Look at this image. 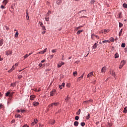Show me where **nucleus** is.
I'll use <instances>...</instances> for the list:
<instances>
[{
  "instance_id": "22",
  "label": "nucleus",
  "mask_w": 127,
  "mask_h": 127,
  "mask_svg": "<svg viewBox=\"0 0 127 127\" xmlns=\"http://www.w3.org/2000/svg\"><path fill=\"white\" fill-rule=\"evenodd\" d=\"M110 43V41H109V40H106L103 41L102 42V43Z\"/></svg>"
},
{
  "instance_id": "51",
  "label": "nucleus",
  "mask_w": 127,
  "mask_h": 127,
  "mask_svg": "<svg viewBox=\"0 0 127 127\" xmlns=\"http://www.w3.org/2000/svg\"><path fill=\"white\" fill-rule=\"evenodd\" d=\"M46 33V31L43 30V31L42 32V34H45Z\"/></svg>"
},
{
  "instance_id": "11",
  "label": "nucleus",
  "mask_w": 127,
  "mask_h": 127,
  "mask_svg": "<svg viewBox=\"0 0 127 127\" xmlns=\"http://www.w3.org/2000/svg\"><path fill=\"white\" fill-rule=\"evenodd\" d=\"M15 68V66L13 65L12 68L10 70H8L9 73L12 72V71H13V70H14Z\"/></svg>"
},
{
  "instance_id": "61",
  "label": "nucleus",
  "mask_w": 127,
  "mask_h": 127,
  "mask_svg": "<svg viewBox=\"0 0 127 127\" xmlns=\"http://www.w3.org/2000/svg\"><path fill=\"white\" fill-rule=\"evenodd\" d=\"M23 127H29V126H27V125H25L23 126Z\"/></svg>"
},
{
  "instance_id": "40",
  "label": "nucleus",
  "mask_w": 127,
  "mask_h": 127,
  "mask_svg": "<svg viewBox=\"0 0 127 127\" xmlns=\"http://www.w3.org/2000/svg\"><path fill=\"white\" fill-rule=\"evenodd\" d=\"M38 54H44V52H43V51H42L38 53Z\"/></svg>"
},
{
  "instance_id": "15",
  "label": "nucleus",
  "mask_w": 127,
  "mask_h": 127,
  "mask_svg": "<svg viewBox=\"0 0 127 127\" xmlns=\"http://www.w3.org/2000/svg\"><path fill=\"white\" fill-rule=\"evenodd\" d=\"M7 2H8V0H4L2 2V3H3L4 5H6Z\"/></svg>"
},
{
  "instance_id": "30",
  "label": "nucleus",
  "mask_w": 127,
  "mask_h": 127,
  "mask_svg": "<svg viewBox=\"0 0 127 127\" xmlns=\"http://www.w3.org/2000/svg\"><path fill=\"white\" fill-rule=\"evenodd\" d=\"M110 40L111 42H114V41H115V39H114L113 37H111L110 38Z\"/></svg>"
},
{
  "instance_id": "59",
  "label": "nucleus",
  "mask_w": 127,
  "mask_h": 127,
  "mask_svg": "<svg viewBox=\"0 0 127 127\" xmlns=\"http://www.w3.org/2000/svg\"><path fill=\"white\" fill-rule=\"evenodd\" d=\"M35 91L36 92H40V89H35Z\"/></svg>"
},
{
  "instance_id": "56",
  "label": "nucleus",
  "mask_w": 127,
  "mask_h": 127,
  "mask_svg": "<svg viewBox=\"0 0 127 127\" xmlns=\"http://www.w3.org/2000/svg\"><path fill=\"white\" fill-rule=\"evenodd\" d=\"M5 27L6 30H8L9 29V28H8V27H7V26H5Z\"/></svg>"
},
{
  "instance_id": "38",
  "label": "nucleus",
  "mask_w": 127,
  "mask_h": 127,
  "mask_svg": "<svg viewBox=\"0 0 127 127\" xmlns=\"http://www.w3.org/2000/svg\"><path fill=\"white\" fill-rule=\"evenodd\" d=\"M122 26H124V24L121 22H119V27H122Z\"/></svg>"
},
{
  "instance_id": "16",
  "label": "nucleus",
  "mask_w": 127,
  "mask_h": 127,
  "mask_svg": "<svg viewBox=\"0 0 127 127\" xmlns=\"http://www.w3.org/2000/svg\"><path fill=\"white\" fill-rule=\"evenodd\" d=\"M33 105L35 107H36V106H38V105H39V103H38L37 102H33Z\"/></svg>"
},
{
  "instance_id": "55",
  "label": "nucleus",
  "mask_w": 127,
  "mask_h": 127,
  "mask_svg": "<svg viewBox=\"0 0 127 127\" xmlns=\"http://www.w3.org/2000/svg\"><path fill=\"white\" fill-rule=\"evenodd\" d=\"M59 88H60V89L61 90V89H62L63 88V86H62V85H60V86H59Z\"/></svg>"
},
{
  "instance_id": "45",
  "label": "nucleus",
  "mask_w": 127,
  "mask_h": 127,
  "mask_svg": "<svg viewBox=\"0 0 127 127\" xmlns=\"http://www.w3.org/2000/svg\"><path fill=\"white\" fill-rule=\"evenodd\" d=\"M57 50H56V49L52 50V52L53 53H55V52H56Z\"/></svg>"
},
{
  "instance_id": "43",
  "label": "nucleus",
  "mask_w": 127,
  "mask_h": 127,
  "mask_svg": "<svg viewBox=\"0 0 127 127\" xmlns=\"http://www.w3.org/2000/svg\"><path fill=\"white\" fill-rule=\"evenodd\" d=\"M86 120H89L90 119V114H88V115L86 117Z\"/></svg>"
},
{
  "instance_id": "9",
  "label": "nucleus",
  "mask_w": 127,
  "mask_h": 127,
  "mask_svg": "<svg viewBox=\"0 0 127 127\" xmlns=\"http://www.w3.org/2000/svg\"><path fill=\"white\" fill-rule=\"evenodd\" d=\"M110 31V30H103L102 31H101V33H104V34H106V33H108V32H109Z\"/></svg>"
},
{
  "instance_id": "24",
  "label": "nucleus",
  "mask_w": 127,
  "mask_h": 127,
  "mask_svg": "<svg viewBox=\"0 0 127 127\" xmlns=\"http://www.w3.org/2000/svg\"><path fill=\"white\" fill-rule=\"evenodd\" d=\"M81 32H83V30L78 31L76 33V34L79 35V34H80Z\"/></svg>"
},
{
  "instance_id": "64",
  "label": "nucleus",
  "mask_w": 127,
  "mask_h": 127,
  "mask_svg": "<svg viewBox=\"0 0 127 127\" xmlns=\"http://www.w3.org/2000/svg\"><path fill=\"white\" fill-rule=\"evenodd\" d=\"M1 8H2V9L4 8V6H3V5H1Z\"/></svg>"
},
{
  "instance_id": "18",
  "label": "nucleus",
  "mask_w": 127,
  "mask_h": 127,
  "mask_svg": "<svg viewBox=\"0 0 127 127\" xmlns=\"http://www.w3.org/2000/svg\"><path fill=\"white\" fill-rule=\"evenodd\" d=\"M78 125H79V122H78L77 121H75L74 122V126L75 127H78Z\"/></svg>"
},
{
  "instance_id": "2",
  "label": "nucleus",
  "mask_w": 127,
  "mask_h": 127,
  "mask_svg": "<svg viewBox=\"0 0 127 127\" xmlns=\"http://www.w3.org/2000/svg\"><path fill=\"white\" fill-rule=\"evenodd\" d=\"M59 105V102H55L49 105V108H51V107H57Z\"/></svg>"
},
{
  "instance_id": "23",
  "label": "nucleus",
  "mask_w": 127,
  "mask_h": 127,
  "mask_svg": "<svg viewBox=\"0 0 127 127\" xmlns=\"http://www.w3.org/2000/svg\"><path fill=\"white\" fill-rule=\"evenodd\" d=\"M14 36H15V37H16V38H17V37H18V31L16 32Z\"/></svg>"
},
{
  "instance_id": "31",
  "label": "nucleus",
  "mask_w": 127,
  "mask_h": 127,
  "mask_svg": "<svg viewBox=\"0 0 127 127\" xmlns=\"http://www.w3.org/2000/svg\"><path fill=\"white\" fill-rule=\"evenodd\" d=\"M123 33V29H122L121 30H120V32H119V36H122V33Z\"/></svg>"
},
{
  "instance_id": "8",
  "label": "nucleus",
  "mask_w": 127,
  "mask_h": 127,
  "mask_svg": "<svg viewBox=\"0 0 127 127\" xmlns=\"http://www.w3.org/2000/svg\"><path fill=\"white\" fill-rule=\"evenodd\" d=\"M62 65H64V63L61 62L58 64V68H60Z\"/></svg>"
},
{
  "instance_id": "48",
  "label": "nucleus",
  "mask_w": 127,
  "mask_h": 127,
  "mask_svg": "<svg viewBox=\"0 0 127 127\" xmlns=\"http://www.w3.org/2000/svg\"><path fill=\"white\" fill-rule=\"evenodd\" d=\"M28 56H29V55H28V54H26L25 56H24V59H26L27 58V57H28Z\"/></svg>"
},
{
  "instance_id": "52",
  "label": "nucleus",
  "mask_w": 127,
  "mask_h": 127,
  "mask_svg": "<svg viewBox=\"0 0 127 127\" xmlns=\"http://www.w3.org/2000/svg\"><path fill=\"white\" fill-rule=\"evenodd\" d=\"M44 53H45V52H46L47 51V48H46L44 50V51H43Z\"/></svg>"
},
{
  "instance_id": "39",
  "label": "nucleus",
  "mask_w": 127,
  "mask_h": 127,
  "mask_svg": "<svg viewBox=\"0 0 127 127\" xmlns=\"http://www.w3.org/2000/svg\"><path fill=\"white\" fill-rule=\"evenodd\" d=\"M75 121H78V120H79V116H75Z\"/></svg>"
},
{
  "instance_id": "47",
  "label": "nucleus",
  "mask_w": 127,
  "mask_h": 127,
  "mask_svg": "<svg viewBox=\"0 0 127 127\" xmlns=\"http://www.w3.org/2000/svg\"><path fill=\"white\" fill-rule=\"evenodd\" d=\"M15 117H16V118H21V117L20 115H15Z\"/></svg>"
},
{
  "instance_id": "36",
  "label": "nucleus",
  "mask_w": 127,
  "mask_h": 127,
  "mask_svg": "<svg viewBox=\"0 0 127 127\" xmlns=\"http://www.w3.org/2000/svg\"><path fill=\"white\" fill-rule=\"evenodd\" d=\"M50 124L51 125H54V124H55V121L53 120L51 122H50Z\"/></svg>"
},
{
  "instance_id": "49",
  "label": "nucleus",
  "mask_w": 127,
  "mask_h": 127,
  "mask_svg": "<svg viewBox=\"0 0 127 127\" xmlns=\"http://www.w3.org/2000/svg\"><path fill=\"white\" fill-rule=\"evenodd\" d=\"M108 125H109V127H112V126H113V123H108Z\"/></svg>"
},
{
  "instance_id": "6",
  "label": "nucleus",
  "mask_w": 127,
  "mask_h": 127,
  "mask_svg": "<svg viewBox=\"0 0 127 127\" xmlns=\"http://www.w3.org/2000/svg\"><path fill=\"white\" fill-rule=\"evenodd\" d=\"M12 52L10 51H6L5 52V55H7V56H8V55H10V54H12Z\"/></svg>"
},
{
  "instance_id": "4",
  "label": "nucleus",
  "mask_w": 127,
  "mask_h": 127,
  "mask_svg": "<svg viewBox=\"0 0 127 127\" xmlns=\"http://www.w3.org/2000/svg\"><path fill=\"white\" fill-rule=\"evenodd\" d=\"M84 74H85L84 73H83V74H82V75H81L80 77H78V78L77 79V82H80V81H81V80H82V79H83V77H84Z\"/></svg>"
},
{
  "instance_id": "5",
  "label": "nucleus",
  "mask_w": 127,
  "mask_h": 127,
  "mask_svg": "<svg viewBox=\"0 0 127 127\" xmlns=\"http://www.w3.org/2000/svg\"><path fill=\"white\" fill-rule=\"evenodd\" d=\"M107 71V67L106 66H104L101 69V73H105Z\"/></svg>"
},
{
  "instance_id": "42",
  "label": "nucleus",
  "mask_w": 127,
  "mask_h": 127,
  "mask_svg": "<svg viewBox=\"0 0 127 127\" xmlns=\"http://www.w3.org/2000/svg\"><path fill=\"white\" fill-rule=\"evenodd\" d=\"M42 27V30H44V31H46V28H45V26H43Z\"/></svg>"
},
{
  "instance_id": "32",
  "label": "nucleus",
  "mask_w": 127,
  "mask_h": 127,
  "mask_svg": "<svg viewBox=\"0 0 127 127\" xmlns=\"http://www.w3.org/2000/svg\"><path fill=\"white\" fill-rule=\"evenodd\" d=\"M115 58H116V59L119 58V54L116 53V54L115 55Z\"/></svg>"
},
{
  "instance_id": "46",
  "label": "nucleus",
  "mask_w": 127,
  "mask_h": 127,
  "mask_svg": "<svg viewBox=\"0 0 127 127\" xmlns=\"http://www.w3.org/2000/svg\"><path fill=\"white\" fill-rule=\"evenodd\" d=\"M121 64L125 65V64H126V63L125 62V61H122L121 63Z\"/></svg>"
},
{
  "instance_id": "58",
  "label": "nucleus",
  "mask_w": 127,
  "mask_h": 127,
  "mask_svg": "<svg viewBox=\"0 0 127 127\" xmlns=\"http://www.w3.org/2000/svg\"><path fill=\"white\" fill-rule=\"evenodd\" d=\"M63 87H65V83H63L61 85Z\"/></svg>"
},
{
  "instance_id": "12",
  "label": "nucleus",
  "mask_w": 127,
  "mask_h": 127,
  "mask_svg": "<svg viewBox=\"0 0 127 127\" xmlns=\"http://www.w3.org/2000/svg\"><path fill=\"white\" fill-rule=\"evenodd\" d=\"M35 95H32L30 96V99L32 101H33L34 99H35Z\"/></svg>"
},
{
  "instance_id": "34",
  "label": "nucleus",
  "mask_w": 127,
  "mask_h": 127,
  "mask_svg": "<svg viewBox=\"0 0 127 127\" xmlns=\"http://www.w3.org/2000/svg\"><path fill=\"white\" fill-rule=\"evenodd\" d=\"M15 86H16V84H15V83H13L11 84V87H15Z\"/></svg>"
},
{
  "instance_id": "21",
  "label": "nucleus",
  "mask_w": 127,
  "mask_h": 127,
  "mask_svg": "<svg viewBox=\"0 0 127 127\" xmlns=\"http://www.w3.org/2000/svg\"><path fill=\"white\" fill-rule=\"evenodd\" d=\"M111 75H112V76H114V77L116 76V73L114 71H112L110 72Z\"/></svg>"
},
{
  "instance_id": "1",
  "label": "nucleus",
  "mask_w": 127,
  "mask_h": 127,
  "mask_svg": "<svg viewBox=\"0 0 127 127\" xmlns=\"http://www.w3.org/2000/svg\"><path fill=\"white\" fill-rule=\"evenodd\" d=\"M14 94V92H10V91H8L6 93H5V96L6 97H9V98H12V95Z\"/></svg>"
},
{
  "instance_id": "29",
  "label": "nucleus",
  "mask_w": 127,
  "mask_h": 127,
  "mask_svg": "<svg viewBox=\"0 0 127 127\" xmlns=\"http://www.w3.org/2000/svg\"><path fill=\"white\" fill-rule=\"evenodd\" d=\"M121 47L125 48V47H126V44L125 43H123L122 44Z\"/></svg>"
},
{
  "instance_id": "27",
  "label": "nucleus",
  "mask_w": 127,
  "mask_h": 127,
  "mask_svg": "<svg viewBox=\"0 0 127 127\" xmlns=\"http://www.w3.org/2000/svg\"><path fill=\"white\" fill-rule=\"evenodd\" d=\"M80 114H81V109H79L78 112H76V115H77L78 116H79Z\"/></svg>"
},
{
  "instance_id": "28",
  "label": "nucleus",
  "mask_w": 127,
  "mask_h": 127,
  "mask_svg": "<svg viewBox=\"0 0 127 127\" xmlns=\"http://www.w3.org/2000/svg\"><path fill=\"white\" fill-rule=\"evenodd\" d=\"M73 76H76L78 75V72H77V71H74L73 72Z\"/></svg>"
},
{
  "instance_id": "57",
  "label": "nucleus",
  "mask_w": 127,
  "mask_h": 127,
  "mask_svg": "<svg viewBox=\"0 0 127 127\" xmlns=\"http://www.w3.org/2000/svg\"><path fill=\"white\" fill-rule=\"evenodd\" d=\"M3 107V105H2L1 104H0V109H2Z\"/></svg>"
},
{
  "instance_id": "44",
  "label": "nucleus",
  "mask_w": 127,
  "mask_h": 127,
  "mask_svg": "<svg viewBox=\"0 0 127 127\" xmlns=\"http://www.w3.org/2000/svg\"><path fill=\"white\" fill-rule=\"evenodd\" d=\"M89 102H92V100H88V101H84L83 103L85 104V103H89Z\"/></svg>"
},
{
  "instance_id": "60",
  "label": "nucleus",
  "mask_w": 127,
  "mask_h": 127,
  "mask_svg": "<svg viewBox=\"0 0 127 127\" xmlns=\"http://www.w3.org/2000/svg\"><path fill=\"white\" fill-rule=\"evenodd\" d=\"M46 60H43L42 61H41V63H44V62H45Z\"/></svg>"
},
{
  "instance_id": "53",
  "label": "nucleus",
  "mask_w": 127,
  "mask_h": 127,
  "mask_svg": "<svg viewBox=\"0 0 127 127\" xmlns=\"http://www.w3.org/2000/svg\"><path fill=\"white\" fill-rule=\"evenodd\" d=\"M14 123H15V120H13L11 121V124H13Z\"/></svg>"
},
{
  "instance_id": "17",
  "label": "nucleus",
  "mask_w": 127,
  "mask_h": 127,
  "mask_svg": "<svg viewBox=\"0 0 127 127\" xmlns=\"http://www.w3.org/2000/svg\"><path fill=\"white\" fill-rule=\"evenodd\" d=\"M26 18L27 20H29V16L28 15V11H26Z\"/></svg>"
},
{
  "instance_id": "19",
  "label": "nucleus",
  "mask_w": 127,
  "mask_h": 127,
  "mask_svg": "<svg viewBox=\"0 0 127 127\" xmlns=\"http://www.w3.org/2000/svg\"><path fill=\"white\" fill-rule=\"evenodd\" d=\"M57 4H61L62 3V0H58L57 1Z\"/></svg>"
},
{
  "instance_id": "26",
  "label": "nucleus",
  "mask_w": 127,
  "mask_h": 127,
  "mask_svg": "<svg viewBox=\"0 0 127 127\" xmlns=\"http://www.w3.org/2000/svg\"><path fill=\"white\" fill-rule=\"evenodd\" d=\"M39 24L41 27L44 26L43 23H42V22L39 21Z\"/></svg>"
},
{
  "instance_id": "41",
  "label": "nucleus",
  "mask_w": 127,
  "mask_h": 127,
  "mask_svg": "<svg viewBox=\"0 0 127 127\" xmlns=\"http://www.w3.org/2000/svg\"><path fill=\"white\" fill-rule=\"evenodd\" d=\"M123 6H124V7H125V8H127V3H124L123 4Z\"/></svg>"
},
{
  "instance_id": "50",
  "label": "nucleus",
  "mask_w": 127,
  "mask_h": 127,
  "mask_svg": "<svg viewBox=\"0 0 127 127\" xmlns=\"http://www.w3.org/2000/svg\"><path fill=\"white\" fill-rule=\"evenodd\" d=\"M45 19L46 21H49V17H46L45 18Z\"/></svg>"
},
{
  "instance_id": "20",
  "label": "nucleus",
  "mask_w": 127,
  "mask_h": 127,
  "mask_svg": "<svg viewBox=\"0 0 127 127\" xmlns=\"http://www.w3.org/2000/svg\"><path fill=\"white\" fill-rule=\"evenodd\" d=\"M2 44H3V40H0V46H2Z\"/></svg>"
},
{
  "instance_id": "63",
  "label": "nucleus",
  "mask_w": 127,
  "mask_h": 127,
  "mask_svg": "<svg viewBox=\"0 0 127 127\" xmlns=\"http://www.w3.org/2000/svg\"><path fill=\"white\" fill-rule=\"evenodd\" d=\"M122 68H123V66L121 65V64H120L119 65V69H122Z\"/></svg>"
},
{
  "instance_id": "25",
  "label": "nucleus",
  "mask_w": 127,
  "mask_h": 127,
  "mask_svg": "<svg viewBox=\"0 0 127 127\" xmlns=\"http://www.w3.org/2000/svg\"><path fill=\"white\" fill-rule=\"evenodd\" d=\"M50 14H51V11H49L48 13L46 14V16H49V15H50Z\"/></svg>"
},
{
  "instance_id": "10",
  "label": "nucleus",
  "mask_w": 127,
  "mask_h": 127,
  "mask_svg": "<svg viewBox=\"0 0 127 127\" xmlns=\"http://www.w3.org/2000/svg\"><path fill=\"white\" fill-rule=\"evenodd\" d=\"M93 74H94V72H93V71L91 72L90 73H89L87 75V78H90V77H92V76H93Z\"/></svg>"
},
{
  "instance_id": "54",
  "label": "nucleus",
  "mask_w": 127,
  "mask_h": 127,
  "mask_svg": "<svg viewBox=\"0 0 127 127\" xmlns=\"http://www.w3.org/2000/svg\"><path fill=\"white\" fill-rule=\"evenodd\" d=\"M53 57H54V55H51V56H50V59H52V58H53Z\"/></svg>"
},
{
  "instance_id": "62",
  "label": "nucleus",
  "mask_w": 127,
  "mask_h": 127,
  "mask_svg": "<svg viewBox=\"0 0 127 127\" xmlns=\"http://www.w3.org/2000/svg\"><path fill=\"white\" fill-rule=\"evenodd\" d=\"M66 87H70V83H67Z\"/></svg>"
},
{
  "instance_id": "13",
  "label": "nucleus",
  "mask_w": 127,
  "mask_h": 127,
  "mask_svg": "<svg viewBox=\"0 0 127 127\" xmlns=\"http://www.w3.org/2000/svg\"><path fill=\"white\" fill-rule=\"evenodd\" d=\"M93 36H95V37H96L97 39H100V37H99L97 35H95L94 34H92L91 35V38L93 39Z\"/></svg>"
},
{
  "instance_id": "14",
  "label": "nucleus",
  "mask_w": 127,
  "mask_h": 127,
  "mask_svg": "<svg viewBox=\"0 0 127 127\" xmlns=\"http://www.w3.org/2000/svg\"><path fill=\"white\" fill-rule=\"evenodd\" d=\"M98 47V44L97 43H95L94 45L92 46L93 49H96L97 47Z\"/></svg>"
},
{
  "instance_id": "7",
  "label": "nucleus",
  "mask_w": 127,
  "mask_h": 127,
  "mask_svg": "<svg viewBox=\"0 0 127 127\" xmlns=\"http://www.w3.org/2000/svg\"><path fill=\"white\" fill-rule=\"evenodd\" d=\"M38 120L37 119H34V122L32 123L31 125L32 126H35L37 124Z\"/></svg>"
},
{
  "instance_id": "35",
  "label": "nucleus",
  "mask_w": 127,
  "mask_h": 127,
  "mask_svg": "<svg viewBox=\"0 0 127 127\" xmlns=\"http://www.w3.org/2000/svg\"><path fill=\"white\" fill-rule=\"evenodd\" d=\"M95 0H92L90 1V4H94V3H95Z\"/></svg>"
},
{
  "instance_id": "33",
  "label": "nucleus",
  "mask_w": 127,
  "mask_h": 127,
  "mask_svg": "<svg viewBox=\"0 0 127 127\" xmlns=\"http://www.w3.org/2000/svg\"><path fill=\"white\" fill-rule=\"evenodd\" d=\"M80 125L81 126V127H84L85 125H86V124L85 123V122H82L80 123Z\"/></svg>"
},
{
  "instance_id": "3",
  "label": "nucleus",
  "mask_w": 127,
  "mask_h": 127,
  "mask_svg": "<svg viewBox=\"0 0 127 127\" xmlns=\"http://www.w3.org/2000/svg\"><path fill=\"white\" fill-rule=\"evenodd\" d=\"M56 93V90L54 89L50 92V96H53Z\"/></svg>"
},
{
  "instance_id": "37",
  "label": "nucleus",
  "mask_w": 127,
  "mask_h": 127,
  "mask_svg": "<svg viewBox=\"0 0 127 127\" xmlns=\"http://www.w3.org/2000/svg\"><path fill=\"white\" fill-rule=\"evenodd\" d=\"M124 113H125V114H127V107H125V108H124Z\"/></svg>"
}]
</instances>
